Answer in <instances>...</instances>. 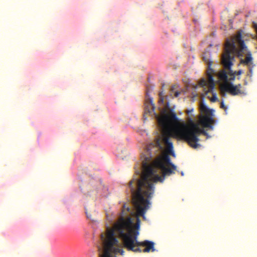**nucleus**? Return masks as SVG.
Listing matches in <instances>:
<instances>
[{
  "mask_svg": "<svg viewBox=\"0 0 257 257\" xmlns=\"http://www.w3.org/2000/svg\"><path fill=\"white\" fill-rule=\"evenodd\" d=\"M238 89H241L242 86L240 84H238L237 85H235Z\"/></svg>",
  "mask_w": 257,
  "mask_h": 257,
  "instance_id": "obj_17",
  "label": "nucleus"
},
{
  "mask_svg": "<svg viewBox=\"0 0 257 257\" xmlns=\"http://www.w3.org/2000/svg\"><path fill=\"white\" fill-rule=\"evenodd\" d=\"M220 91H221V95L223 97H225L226 96L225 92H226L225 90H224L222 89V85L220 87Z\"/></svg>",
  "mask_w": 257,
  "mask_h": 257,
  "instance_id": "obj_11",
  "label": "nucleus"
},
{
  "mask_svg": "<svg viewBox=\"0 0 257 257\" xmlns=\"http://www.w3.org/2000/svg\"><path fill=\"white\" fill-rule=\"evenodd\" d=\"M207 77H208V80L207 81H206L204 78H202L200 81V82L199 83V85H200L201 87H204V86H207L208 87V89L205 91V93L206 94H207L209 92L212 91L213 90L214 88V87L212 89L210 90L209 83V78H208V76H207Z\"/></svg>",
  "mask_w": 257,
  "mask_h": 257,
  "instance_id": "obj_8",
  "label": "nucleus"
},
{
  "mask_svg": "<svg viewBox=\"0 0 257 257\" xmlns=\"http://www.w3.org/2000/svg\"><path fill=\"white\" fill-rule=\"evenodd\" d=\"M236 73H235V75H240L242 73V71L241 70H239L238 71H235Z\"/></svg>",
  "mask_w": 257,
  "mask_h": 257,
  "instance_id": "obj_18",
  "label": "nucleus"
},
{
  "mask_svg": "<svg viewBox=\"0 0 257 257\" xmlns=\"http://www.w3.org/2000/svg\"><path fill=\"white\" fill-rule=\"evenodd\" d=\"M150 107H151L152 111H154V106L152 102V99H150Z\"/></svg>",
  "mask_w": 257,
  "mask_h": 257,
  "instance_id": "obj_14",
  "label": "nucleus"
},
{
  "mask_svg": "<svg viewBox=\"0 0 257 257\" xmlns=\"http://www.w3.org/2000/svg\"><path fill=\"white\" fill-rule=\"evenodd\" d=\"M222 89L229 92L232 95L246 94L245 90L238 89L232 83H225L222 84Z\"/></svg>",
  "mask_w": 257,
  "mask_h": 257,
  "instance_id": "obj_7",
  "label": "nucleus"
},
{
  "mask_svg": "<svg viewBox=\"0 0 257 257\" xmlns=\"http://www.w3.org/2000/svg\"><path fill=\"white\" fill-rule=\"evenodd\" d=\"M220 107L223 109L225 111H226L227 109V107L224 104L223 101H222L220 103Z\"/></svg>",
  "mask_w": 257,
  "mask_h": 257,
  "instance_id": "obj_12",
  "label": "nucleus"
},
{
  "mask_svg": "<svg viewBox=\"0 0 257 257\" xmlns=\"http://www.w3.org/2000/svg\"><path fill=\"white\" fill-rule=\"evenodd\" d=\"M86 214L87 217L88 218H90L91 219V215H89V214H88L87 212H86Z\"/></svg>",
  "mask_w": 257,
  "mask_h": 257,
  "instance_id": "obj_20",
  "label": "nucleus"
},
{
  "mask_svg": "<svg viewBox=\"0 0 257 257\" xmlns=\"http://www.w3.org/2000/svg\"><path fill=\"white\" fill-rule=\"evenodd\" d=\"M157 144H158V145H160V144H159V142H157Z\"/></svg>",
  "mask_w": 257,
  "mask_h": 257,
  "instance_id": "obj_25",
  "label": "nucleus"
},
{
  "mask_svg": "<svg viewBox=\"0 0 257 257\" xmlns=\"http://www.w3.org/2000/svg\"><path fill=\"white\" fill-rule=\"evenodd\" d=\"M200 110L202 113L205 114L199 117L200 123L203 127H208L210 130H213L212 124L214 123L215 120L210 115V110L203 103L200 104Z\"/></svg>",
  "mask_w": 257,
  "mask_h": 257,
  "instance_id": "obj_5",
  "label": "nucleus"
},
{
  "mask_svg": "<svg viewBox=\"0 0 257 257\" xmlns=\"http://www.w3.org/2000/svg\"><path fill=\"white\" fill-rule=\"evenodd\" d=\"M177 85H174L172 86L170 89L171 92H173L175 91V90L177 88Z\"/></svg>",
  "mask_w": 257,
  "mask_h": 257,
  "instance_id": "obj_13",
  "label": "nucleus"
},
{
  "mask_svg": "<svg viewBox=\"0 0 257 257\" xmlns=\"http://www.w3.org/2000/svg\"><path fill=\"white\" fill-rule=\"evenodd\" d=\"M236 43L238 44L240 51H244L246 47L242 39L240 31H238L237 34L231 38L230 40L226 39L224 52L222 54L221 60L224 69L220 70L218 73L214 71V73L212 74V75L216 74L218 79L223 83H229V81H233L235 78L236 72H233L231 68L233 65L232 61L234 55L237 52Z\"/></svg>",
  "mask_w": 257,
  "mask_h": 257,
  "instance_id": "obj_2",
  "label": "nucleus"
},
{
  "mask_svg": "<svg viewBox=\"0 0 257 257\" xmlns=\"http://www.w3.org/2000/svg\"><path fill=\"white\" fill-rule=\"evenodd\" d=\"M211 92H212V97L210 98V101L213 102L217 101L218 100V98L216 96V93L213 92V90Z\"/></svg>",
  "mask_w": 257,
  "mask_h": 257,
  "instance_id": "obj_10",
  "label": "nucleus"
},
{
  "mask_svg": "<svg viewBox=\"0 0 257 257\" xmlns=\"http://www.w3.org/2000/svg\"><path fill=\"white\" fill-rule=\"evenodd\" d=\"M155 114L158 125L162 133L163 142L166 146L168 152L172 153L173 147L170 138L172 134L177 138L174 131L177 126H175V124L178 122L177 115L174 108L170 107L168 103L162 109L160 116L156 113ZM178 139L179 138H178Z\"/></svg>",
  "mask_w": 257,
  "mask_h": 257,
  "instance_id": "obj_3",
  "label": "nucleus"
},
{
  "mask_svg": "<svg viewBox=\"0 0 257 257\" xmlns=\"http://www.w3.org/2000/svg\"><path fill=\"white\" fill-rule=\"evenodd\" d=\"M160 100H159V102H161L162 103H163V102H164V99L161 97V93L160 94Z\"/></svg>",
  "mask_w": 257,
  "mask_h": 257,
  "instance_id": "obj_16",
  "label": "nucleus"
},
{
  "mask_svg": "<svg viewBox=\"0 0 257 257\" xmlns=\"http://www.w3.org/2000/svg\"><path fill=\"white\" fill-rule=\"evenodd\" d=\"M193 109H190V110H187L186 111V112H187V114H189L191 113V112H193Z\"/></svg>",
  "mask_w": 257,
  "mask_h": 257,
  "instance_id": "obj_19",
  "label": "nucleus"
},
{
  "mask_svg": "<svg viewBox=\"0 0 257 257\" xmlns=\"http://www.w3.org/2000/svg\"><path fill=\"white\" fill-rule=\"evenodd\" d=\"M249 71H250V73H251V71H252L251 69H249Z\"/></svg>",
  "mask_w": 257,
  "mask_h": 257,
  "instance_id": "obj_24",
  "label": "nucleus"
},
{
  "mask_svg": "<svg viewBox=\"0 0 257 257\" xmlns=\"http://www.w3.org/2000/svg\"><path fill=\"white\" fill-rule=\"evenodd\" d=\"M157 149L153 145L147 148L145 154L141 156V170L136 171L135 175L130 182L132 199H136L139 212L143 215L149 209V199L154 193V183H163L166 176L175 173L176 166L171 162L170 157L165 154L159 157L152 162L151 149Z\"/></svg>",
  "mask_w": 257,
  "mask_h": 257,
  "instance_id": "obj_1",
  "label": "nucleus"
},
{
  "mask_svg": "<svg viewBox=\"0 0 257 257\" xmlns=\"http://www.w3.org/2000/svg\"><path fill=\"white\" fill-rule=\"evenodd\" d=\"M203 60L207 65L206 75L209 78L210 90H211L215 87V82L212 76V74L214 73V70L211 68L212 61L211 60L210 54L208 53H204L203 56Z\"/></svg>",
  "mask_w": 257,
  "mask_h": 257,
  "instance_id": "obj_6",
  "label": "nucleus"
},
{
  "mask_svg": "<svg viewBox=\"0 0 257 257\" xmlns=\"http://www.w3.org/2000/svg\"><path fill=\"white\" fill-rule=\"evenodd\" d=\"M203 135H205V136H207V133H206V132L205 131L204 133L203 134Z\"/></svg>",
  "mask_w": 257,
  "mask_h": 257,
  "instance_id": "obj_21",
  "label": "nucleus"
},
{
  "mask_svg": "<svg viewBox=\"0 0 257 257\" xmlns=\"http://www.w3.org/2000/svg\"><path fill=\"white\" fill-rule=\"evenodd\" d=\"M180 92L178 91H175L174 92V96L176 97H177L178 96H179V95H180Z\"/></svg>",
  "mask_w": 257,
  "mask_h": 257,
  "instance_id": "obj_15",
  "label": "nucleus"
},
{
  "mask_svg": "<svg viewBox=\"0 0 257 257\" xmlns=\"http://www.w3.org/2000/svg\"><path fill=\"white\" fill-rule=\"evenodd\" d=\"M252 57L250 54H248L245 57L244 60H241V63L245 64L246 65L249 64L252 61Z\"/></svg>",
  "mask_w": 257,
  "mask_h": 257,
  "instance_id": "obj_9",
  "label": "nucleus"
},
{
  "mask_svg": "<svg viewBox=\"0 0 257 257\" xmlns=\"http://www.w3.org/2000/svg\"><path fill=\"white\" fill-rule=\"evenodd\" d=\"M244 84V85H247V82L246 81H245Z\"/></svg>",
  "mask_w": 257,
  "mask_h": 257,
  "instance_id": "obj_23",
  "label": "nucleus"
},
{
  "mask_svg": "<svg viewBox=\"0 0 257 257\" xmlns=\"http://www.w3.org/2000/svg\"><path fill=\"white\" fill-rule=\"evenodd\" d=\"M200 122H195L190 118L188 119V123H180L175 128L174 133L176 136L179 139L186 142L189 145L193 148H197L200 145L198 143L199 141L198 137L203 134L205 131L203 128H200Z\"/></svg>",
  "mask_w": 257,
  "mask_h": 257,
  "instance_id": "obj_4",
  "label": "nucleus"
},
{
  "mask_svg": "<svg viewBox=\"0 0 257 257\" xmlns=\"http://www.w3.org/2000/svg\"><path fill=\"white\" fill-rule=\"evenodd\" d=\"M126 210H127V211H130L131 209L129 207H127Z\"/></svg>",
  "mask_w": 257,
  "mask_h": 257,
  "instance_id": "obj_22",
  "label": "nucleus"
}]
</instances>
